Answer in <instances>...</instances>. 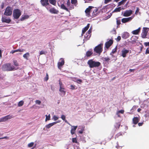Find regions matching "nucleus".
Instances as JSON below:
<instances>
[{"instance_id": "f257e3e1", "label": "nucleus", "mask_w": 149, "mask_h": 149, "mask_svg": "<svg viewBox=\"0 0 149 149\" xmlns=\"http://www.w3.org/2000/svg\"><path fill=\"white\" fill-rule=\"evenodd\" d=\"M2 70L4 71H11L16 69L14 66L12 65L10 63H7L4 64L2 66Z\"/></svg>"}, {"instance_id": "f03ea898", "label": "nucleus", "mask_w": 149, "mask_h": 149, "mask_svg": "<svg viewBox=\"0 0 149 149\" xmlns=\"http://www.w3.org/2000/svg\"><path fill=\"white\" fill-rule=\"evenodd\" d=\"M87 64L91 68L98 67L101 65V63L100 62L94 61L92 59L89 60L88 61Z\"/></svg>"}, {"instance_id": "7ed1b4c3", "label": "nucleus", "mask_w": 149, "mask_h": 149, "mask_svg": "<svg viewBox=\"0 0 149 149\" xmlns=\"http://www.w3.org/2000/svg\"><path fill=\"white\" fill-rule=\"evenodd\" d=\"M141 37L143 39L149 38V28L147 27H143L141 33Z\"/></svg>"}, {"instance_id": "20e7f679", "label": "nucleus", "mask_w": 149, "mask_h": 149, "mask_svg": "<svg viewBox=\"0 0 149 149\" xmlns=\"http://www.w3.org/2000/svg\"><path fill=\"white\" fill-rule=\"evenodd\" d=\"M103 44L101 43L95 47L94 49V51L96 53L100 54L103 51Z\"/></svg>"}, {"instance_id": "39448f33", "label": "nucleus", "mask_w": 149, "mask_h": 149, "mask_svg": "<svg viewBox=\"0 0 149 149\" xmlns=\"http://www.w3.org/2000/svg\"><path fill=\"white\" fill-rule=\"evenodd\" d=\"M21 15V12L18 9H15L14 10L13 14V17L14 19H17Z\"/></svg>"}, {"instance_id": "423d86ee", "label": "nucleus", "mask_w": 149, "mask_h": 149, "mask_svg": "<svg viewBox=\"0 0 149 149\" xmlns=\"http://www.w3.org/2000/svg\"><path fill=\"white\" fill-rule=\"evenodd\" d=\"M12 7L8 6L6 7L4 13V14L6 16H10L12 15Z\"/></svg>"}, {"instance_id": "0eeeda50", "label": "nucleus", "mask_w": 149, "mask_h": 149, "mask_svg": "<svg viewBox=\"0 0 149 149\" xmlns=\"http://www.w3.org/2000/svg\"><path fill=\"white\" fill-rule=\"evenodd\" d=\"M92 31L90 29L88 31L86 32V34L84 36V38L85 40H87L89 39L91 36Z\"/></svg>"}, {"instance_id": "6e6552de", "label": "nucleus", "mask_w": 149, "mask_h": 149, "mask_svg": "<svg viewBox=\"0 0 149 149\" xmlns=\"http://www.w3.org/2000/svg\"><path fill=\"white\" fill-rule=\"evenodd\" d=\"M13 117L12 116H10V115H7L0 118V122L6 121L7 120L11 119Z\"/></svg>"}, {"instance_id": "1a4fd4ad", "label": "nucleus", "mask_w": 149, "mask_h": 149, "mask_svg": "<svg viewBox=\"0 0 149 149\" xmlns=\"http://www.w3.org/2000/svg\"><path fill=\"white\" fill-rule=\"evenodd\" d=\"M133 17V16H132L127 18H123L122 19L121 22L123 23L129 22L132 20Z\"/></svg>"}, {"instance_id": "9d476101", "label": "nucleus", "mask_w": 149, "mask_h": 149, "mask_svg": "<svg viewBox=\"0 0 149 149\" xmlns=\"http://www.w3.org/2000/svg\"><path fill=\"white\" fill-rule=\"evenodd\" d=\"M129 52V50L124 48L121 51V56L123 58L126 57L127 54Z\"/></svg>"}, {"instance_id": "9b49d317", "label": "nucleus", "mask_w": 149, "mask_h": 149, "mask_svg": "<svg viewBox=\"0 0 149 149\" xmlns=\"http://www.w3.org/2000/svg\"><path fill=\"white\" fill-rule=\"evenodd\" d=\"M133 11L131 10H125L123 13V16L127 17L130 16L132 14Z\"/></svg>"}, {"instance_id": "f8f14e48", "label": "nucleus", "mask_w": 149, "mask_h": 149, "mask_svg": "<svg viewBox=\"0 0 149 149\" xmlns=\"http://www.w3.org/2000/svg\"><path fill=\"white\" fill-rule=\"evenodd\" d=\"M94 7L92 6H89L85 10V12L86 13V15L88 17H89L90 15V11Z\"/></svg>"}, {"instance_id": "ddd939ff", "label": "nucleus", "mask_w": 149, "mask_h": 149, "mask_svg": "<svg viewBox=\"0 0 149 149\" xmlns=\"http://www.w3.org/2000/svg\"><path fill=\"white\" fill-rule=\"evenodd\" d=\"M59 91L61 92L60 93V95L63 96L65 95L66 92L64 87H60Z\"/></svg>"}, {"instance_id": "4468645a", "label": "nucleus", "mask_w": 149, "mask_h": 149, "mask_svg": "<svg viewBox=\"0 0 149 149\" xmlns=\"http://www.w3.org/2000/svg\"><path fill=\"white\" fill-rule=\"evenodd\" d=\"M113 40L111 39L109 41L105 43V47L107 49L109 48V47L113 44Z\"/></svg>"}, {"instance_id": "2eb2a0df", "label": "nucleus", "mask_w": 149, "mask_h": 149, "mask_svg": "<svg viewBox=\"0 0 149 149\" xmlns=\"http://www.w3.org/2000/svg\"><path fill=\"white\" fill-rule=\"evenodd\" d=\"M60 60H61V61L59 62L58 63V67L59 69L61 68V67L64 65L65 63L64 60L63 58H61Z\"/></svg>"}, {"instance_id": "dca6fc26", "label": "nucleus", "mask_w": 149, "mask_h": 149, "mask_svg": "<svg viewBox=\"0 0 149 149\" xmlns=\"http://www.w3.org/2000/svg\"><path fill=\"white\" fill-rule=\"evenodd\" d=\"M2 21L4 22H6L7 23H9L11 20L9 18H7L6 17H3L2 18Z\"/></svg>"}, {"instance_id": "f3484780", "label": "nucleus", "mask_w": 149, "mask_h": 149, "mask_svg": "<svg viewBox=\"0 0 149 149\" xmlns=\"http://www.w3.org/2000/svg\"><path fill=\"white\" fill-rule=\"evenodd\" d=\"M40 2L42 5L43 6H46L47 5H49L48 0H41Z\"/></svg>"}, {"instance_id": "a211bd4d", "label": "nucleus", "mask_w": 149, "mask_h": 149, "mask_svg": "<svg viewBox=\"0 0 149 149\" xmlns=\"http://www.w3.org/2000/svg\"><path fill=\"white\" fill-rule=\"evenodd\" d=\"M138 39V37L135 36H132L131 38V40L132 41L130 42L132 44H133L134 42H136V40Z\"/></svg>"}, {"instance_id": "6ab92c4d", "label": "nucleus", "mask_w": 149, "mask_h": 149, "mask_svg": "<svg viewBox=\"0 0 149 149\" xmlns=\"http://www.w3.org/2000/svg\"><path fill=\"white\" fill-rule=\"evenodd\" d=\"M90 26V24H87V26L85 27L84 29H83L82 30V33L81 34V35L82 36L85 33L86 31H87L88 28H89Z\"/></svg>"}, {"instance_id": "aec40b11", "label": "nucleus", "mask_w": 149, "mask_h": 149, "mask_svg": "<svg viewBox=\"0 0 149 149\" xmlns=\"http://www.w3.org/2000/svg\"><path fill=\"white\" fill-rule=\"evenodd\" d=\"M72 128L71 129L70 132L71 134L72 135H73L75 133L77 127V126H72Z\"/></svg>"}, {"instance_id": "412c9836", "label": "nucleus", "mask_w": 149, "mask_h": 149, "mask_svg": "<svg viewBox=\"0 0 149 149\" xmlns=\"http://www.w3.org/2000/svg\"><path fill=\"white\" fill-rule=\"evenodd\" d=\"M139 120V119L137 117H134L132 119L133 123L134 125L136 124Z\"/></svg>"}, {"instance_id": "4be33fe9", "label": "nucleus", "mask_w": 149, "mask_h": 149, "mask_svg": "<svg viewBox=\"0 0 149 149\" xmlns=\"http://www.w3.org/2000/svg\"><path fill=\"white\" fill-rule=\"evenodd\" d=\"M141 29V28L139 27L137 29L132 31V33L134 35L138 34L140 32Z\"/></svg>"}, {"instance_id": "5701e85b", "label": "nucleus", "mask_w": 149, "mask_h": 149, "mask_svg": "<svg viewBox=\"0 0 149 149\" xmlns=\"http://www.w3.org/2000/svg\"><path fill=\"white\" fill-rule=\"evenodd\" d=\"M49 11L51 13L54 14H57L58 12V11L54 8H50Z\"/></svg>"}, {"instance_id": "b1692460", "label": "nucleus", "mask_w": 149, "mask_h": 149, "mask_svg": "<svg viewBox=\"0 0 149 149\" xmlns=\"http://www.w3.org/2000/svg\"><path fill=\"white\" fill-rule=\"evenodd\" d=\"M58 123L57 122H54L51 123L49 124L48 125H47L45 126V127L47 129L51 127L53 125H55Z\"/></svg>"}, {"instance_id": "393cba45", "label": "nucleus", "mask_w": 149, "mask_h": 149, "mask_svg": "<svg viewBox=\"0 0 149 149\" xmlns=\"http://www.w3.org/2000/svg\"><path fill=\"white\" fill-rule=\"evenodd\" d=\"M129 36V34L127 32H125L122 35V37L123 38L126 39L128 38Z\"/></svg>"}, {"instance_id": "a878e982", "label": "nucleus", "mask_w": 149, "mask_h": 149, "mask_svg": "<svg viewBox=\"0 0 149 149\" xmlns=\"http://www.w3.org/2000/svg\"><path fill=\"white\" fill-rule=\"evenodd\" d=\"M61 8L65 10H66L67 11H68L69 12H70V11L69 10H68V8L65 6L64 5V4H61Z\"/></svg>"}, {"instance_id": "bb28decb", "label": "nucleus", "mask_w": 149, "mask_h": 149, "mask_svg": "<svg viewBox=\"0 0 149 149\" xmlns=\"http://www.w3.org/2000/svg\"><path fill=\"white\" fill-rule=\"evenodd\" d=\"M29 17V16L28 15H22L20 19L21 21H23L26 19H27Z\"/></svg>"}, {"instance_id": "cd10ccee", "label": "nucleus", "mask_w": 149, "mask_h": 149, "mask_svg": "<svg viewBox=\"0 0 149 149\" xmlns=\"http://www.w3.org/2000/svg\"><path fill=\"white\" fill-rule=\"evenodd\" d=\"M98 10L96 8L93 10V15L94 16H95L98 14Z\"/></svg>"}, {"instance_id": "c85d7f7f", "label": "nucleus", "mask_w": 149, "mask_h": 149, "mask_svg": "<svg viewBox=\"0 0 149 149\" xmlns=\"http://www.w3.org/2000/svg\"><path fill=\"white\" fill-rule=\"evenodd\" d=\"M30 56V54L29 52H27L23 55V57L26 60H28V58Z\"/></svg>"}, {"instance_id": "c756f323", "label": "nucleus", "mask_w": 149, "mask_h": 149, "mask_svg": "<svg viewBox=\"0 0 149 149\" xmlns=\"http://www.w3.org/2000/svg\"><path fill=\"white\" fill-rule=\"evenodd\" d=\"M93 53V52L92 51H88L86 53V56L87 57L90 56Z\"/></svg>"}, {"instance_id": "7c9ffc66", "label": "nucleus", "mask_w": 149, "mask_h": 149, "mask_svg": "<svg viewBox=\"0 0 149 149\" xmlns=\"http://www.w3.org/2000/svg\"><path fill=\"white\" fill-rule=\"evenodd\" d=\"M127 0H122L118 3V6H120L125 4Z\"/></svg>"}, {"instance_id": "2f4dec72", "label": "nucleus", "mask_w": 149, "mask_h": 149, "mask_svg": "<svg viewBox=\"0 0 149 149\" xmlns=\"http://www.w3.org/2000/svg\"><path fill=\"white\" fill-rule=\"evenodd\" d=\"M50 3L53 5L55 6L56 1V0H49Z\"/></svg>"}, {"instance_id": "473e14b6", "label": "nucleus", "mask_w": 149, "mask_h": 149, "mask_svg": "<svg viewBox=\"0 0 149 149\" xmlns=\"http://www.w3.org/2000/svg\"><path fill=\"white\" fill-rule=\"evenodd\" d=\"M121 9L120 7H119L118 8H115L113 11V12H120Z\"/></svg>"}, {"instance_id": "72a5a7b5", "label": "nucleus", "mask_w": 149, "mask_h": 149, "mask_svg": "<svg viewBox=\"0 0 149 149\" xmlns=\"http://www.w3.org/2000/svg\"><path fill=\"white\" fill-rule=\"evenodd\" d=\"M24 103V102L23 101H22V100L20 101V102H18V106L19 107H21L23 105Z\"/></svg>"}, {"instance_id": "f704fd0d", "label": "nucleus", "mask_w": 149, "mask_h": 149, "mask_svg": "<svg viewBox=\"0 0 149 149\" xmlns=\"http://www.w3.org/2000/svg\"><path fill=\"white\" fill-rule=\"evenodd\" d=\"M117 47L116 46L114 49H113L112 50V51L111 52V53H110V54L111 55V54H113L115 53H116L117 51Z\"/></svg>"}, {"instance_id": "c9c22d12", "label": "nucleus", "mask_w": 149, "mask_h": 149, "mask_svg": "<svg viewBox=\"0 0 149 149\" xmlns=\"http://www.w3.org/2000/svg\"><path fill=\"white\" fill-rule=\"evenodd\" d=\"M84 130V128L83 127H82L81 130L79 131L78 132L79 134H82L83 133Z\"/></svg>"}, {"instance_id": "e433bc0d", "label": "nucleus", "mask_w": 149, "mask_h": 149, "mask_svg": "<svg viewBox=\"0 0 149 149\" xmlns=\"http://www.w3.org/2000/svg\"><path fill=\"white\" fill-rule=\"evenodd\" d=\"M116 24L117 27L121 24L120 20H119L117 18L116 19Z\"/></svg>"}, {"instance_id": "4c0bfd02", "label": "nucleus", "mask_w": 149, "mask_h": 149, "mask_svg": "<svg viewBox=\"0 0 149 149\" xmlns=\"http://www.w3.org/2000/svg\"><path fill=\"white\" fill-rule=\"evenodd\" d=\"M45 116H46L45 121H47V120H50V116L49 114L48 116H47V115H46Z\"/></svg>"}, {"instance_id": "58836bf2", "label": "nucleus", "mask_w": 149, "mask_h": 149, "mask_svg": "<svg viewBox=\"0 0 149 149\" xmlns=\"http://www.w3.org/2000/svg\"><path fill=\"white\" fill-rule=\"evenodd\" d=\"M13 63L15 66H17L19 65V64L16 60H14Z\"/></svg>"}, {"instance_id": "ea45409f", "label": "nucleus", "mask_w": 149, "mask_h": 149, "mask_svg": "<svg viewBox=\"0 0 149 149\" xmlns=\"http://www.w3.org/2000/svg\"><path fill=\"white\" fill-rule=\"evenodd\" d=\"M76 82L79 84H81L82 82V81L81 79H77Z\"/></svg>"}, {"instance_id": "a19ab883", "label": "nucleus", "mask_w": 149, "mask_h": 149, "mask_svg": "<svg viewBox=\"0 0 149 149\" xmlns=\"http://www.w3.org/2000/svg\"><path fill=\"white\" fill-rule=\"evenodd\" d=\"M34 144V143L33 142H31L28 144V146L29 148H31L33 146Z\"/></svg>"}, {"instance_id": "79ce46f5", "label": "nucleus", "mask_w": 149, "mask_h": 149, "mask_svg": "<svg viewBox=\"0 0 149 149\" xmlns=\"http://www.w3.org/2000/svg\"><path fill=\"white\" fill-rule=\"evenodd\" d=\"M47 53V52L46 51H44L43 50L41 51L40 54V55H42V54H45Z\"/></svg>"}, {"instance_id": "37998d69", "label": "nucleus", "mask_w": 149, "mask_h": 149, "mask_svg": "<svg viewBox=\"0 0 149 149\" xmlns=\"http://www.w3.org/2000/svg\"><path fill=\"white\" fill-rule=\"evenodd\" d=\"M71 3L72 4H75L77 3V0H71Z\"/></svg>"}, {"instance_id": "c03bdc74", "label": "nucleus", "mask_w": 149, "mask_h": 149, "mask_svg": "<svg viewBox=\"0 0 149 149\" xmlns=\"http://www.w3.org/2000/svg\"><path fill=\"white\" fill-rule=\"evenodd\" d=\"M72 142L73 143H77L78 142L76 138H72Z\"/></svg>"}, {"instance_id": "a18cd8bd", "label": "nucleus", "mask_w": 149, "mask_h": 149, "mask_svg": "<svg viewBox=\"0 0 149 149\" xmlns=\"http://www.w3.org/2000/svg\"><path fill=\"white\" fill-rule=\"evenodd\" d=\"M70 89L71 90H73L76 89L75 88L76 86L75 85H70Z\"/></svg>"}, {"instance_id": "49530a36", "label": "nucleus", "mask_w": 149, "mask_h": 149, "mask_svg": "<svg viewBox=\"0 0 149 149\" xmlns=\"http://www.w3.org/2000/svg\"><path fill=\"white\" fill-rule=\"evenodd\" d=\"M49 79V76L47 73L46 74V76L45 78L44 79L46 81H47Z\"/></svg>"}, {"instance_id": "de8ad7c7", "label": "nucleus", "mask_w": 149, "mask_h": 149, "mask_svg": "<svg viewBox=\"0 0 149 149\" xmlns=\"http://www.w3.org/2000/svg\"><path fill=\"white\" fill-rule=\"evenodd\" d=\"M59 82L60 87H64V86L63 85V84L62 82L60 80H59Z\"/></svg>"}, {"instance_id": "09e8293b", "label": "nucleus", "mask_w": 149, "mask_h": 149, "mask_svg": "<svg viewBox=\"0 0 149 149\" xmlns=\"http://www.w3.org/2000/svg\"><path fill=\"white\" fill-rule=\"evenodd\" d=\"M67 6V7H68L70 6V0H68L66 3Z\"/></svg>"}, {"instance_id": "8fccbe9b", "label": "nucleus", "mask_w": 149, "mask_h": 149, "mask_svg": "<svg viewBox=\"0 0 149 149\" xmlns=\"http://www.w3.org/2000/svg\"><path fill=\"white\" fill-rule=\"evenodd\" d=\"M103 58L104 61H108L110 60V58L108 57L104 58Z\"/></svg>"}, {"instance_id": "3c124183", "label": "nucleus", "mask_w": 149, "mask_h": 149, "mask_svg": "<svg viewBox=\"0 0 149 149\" xmlns=\"http://www.w3.org/2000/svg\"><path fill=\"white\" fill-rule=\"evenodd\" d=\"M138 107V106H134L132 108L131 110H135Z\"/></svg>"}, {"instance_id": "603ef678", "label": "nucleus", "mask_w": 149, "mask_h": 149, "mask_svg": "<svg viewBox=\"0 0 149 149\" xmlns=\"http://www.w3.org/2000/svg\"><path fill=\"white\" fill-rule=\"evenodd\" d=\"M53 118L54 120L56 121L58 119V118L56 116L54 115L53 116Z\"/></svg>"}, {"instance_id": "864d4df0", "label": "nucleus", "mask_w": 149, "mask_h": 149, "mask_svg": "<svg viewBox=\"0 0 149 149\" xmlns=\"http://www.w3.org/2000/svg\"><path fill=\"white\" fill-rule=\"evenodd\" d=\"M117 112H118V113H121L122 114H123L124 112V110H121L118 111Z\"/></svg>"}, {"instance_id": "5fc2aeb1", "label": "nucleus", "mask_w": 149, "mask_h": 149, "mask_svg": "<svg viewBox=\"0 0 149 149\" xmlns=\"http://www.w3.org/2000/svg\"><path fill=\"white\" fill-rule=\"evenodd\" d=\"M36 103L38 104L39 105L40 104L41 102L39 100H36L35 101Z\"/></svg>"}, {"instance_id": "6e6d98bb", "label": "nucleus", "mask_w": 149, "mask_h": 149, "mask_svg": "<svg viewBox=\"0 0 149 149\" xmlns=\"http://www.w3.org/2000/svg\"><path fill=\"white\" fill-rule=\"evenodd\" d=\"M61 118L63 120H65V116L64 115H62Z\"/></svg>"}, {"instance_id": "4d7b16f0", "label": "nucleus", "mask_w": 149, "mask_h": 149, "mask_svg": "<svg viewBox=\"0 0 149 149\" xmlns=\"http://www.w3.org/2000/svg\"><path fill=\"white\" fill-rule=\"evenodd\" d=\"M112 0H104V3L105 4H107L109 2L111 1Z\"/></svg>"}, {"instance_id": "13d9d810", "label": "nucleus", "mask_w": 149, "mask_h": 149, "mask_svg": "<svg viewBox=\"0 0 149 149\" xmlns=\"http://www.w3.org/2000/svg\"><path fill=\"white\" fill-rule=\"evenodd\" d=\"M121 40V37L120 36H118L117 39H116V41L117 42H119Z\"/></svg>"}, {"instance_id": "bf43d9fd", "label": "nucleus", "mask_w": 149, "mask_h": 149, "mask_svg": "<svg viewBox=\"0 0 149 149\" xmlns=\"http://www.w3.org/2000/svg\"><path fill=\"white\" fill-rule=\"evenodd\" d=\"M120 124H119V123H116V125H115V127H118V128H119L120 126Z\"/></svg>"}, {"instance_id": "052dcab7", "label": "nucleus", "mask_w": 149, "mask_h": 149, "mask_svg": "<svg viewBox=\"0 0 149 149\" xmlns=\"http://www.w3.org/2000/svg\"><path fill=\"white\" fill-rule=\"evenodd\" d=\"M18 51L19 52H23L25 51V50L24 49H18Z\"/></svg>"}, {"instance_id": "680f3d73", "label": "nucleus", "mask_w": 149, "mask_h": 149, "mask_svg": "<svg viewBox=\"0 0 149 149\" xmlns=\"http://www.w3.org/2000/svg\"><path fill=\"white\" fill-rule=\"evenodd\" d=\"M74 6H70L69 8H68V10H71L72 9H73L74 8Z\"/></svg>"}, {"instance_id": "e2e57ef3", "label": "nucleus", "mask_w": 149, "mask_h": 149, "mask_svg": "<svg viewBox=\"0 0 149 149\" xmlns=\"http://www.w3.org/2000/svg\"><path fill=\"white\" fill-rule=\"evenodd\" d=\"M139 10V9L138 8H137L136 9L135 11V14H136L137 13H138Z\"/></svg>"}, {"instance_id": "0e129e2a", "label": "nucleus", "mask_w": 149, "mask_h": 149, "mask_svg": "<svg viewBox=\"0 0 149 149\" xmlns=\"http://www.w3.org/2000/svg\"><path fill=\"white\" fill-rule=\"evenodd\" d=\"M120 135H121V134L120 133H118L116 135L115 137H116L118 138L119 136H120Z\"/></svg>"}, {"instance_id": "69168bd1", "label": "nucleus", "mask_w": 149, "mask_h": 149, "mask_svg": "<svg viewBox=\"0 0 149 149\" xmlns=\"http://www.w3.org/2000/svg\"><path fill=\"white\" fill-rule=\"evenodd\" d=\"M9 139V137L7 136H6L5 137H2V138H0V139Z\"/></svg>"}, {"instance_id": "338daca9", "label": "nucleus", "mask_w": 149, "mask_h": 149, "mask_svg": "<svg viewBox=\"0 0 149 149\" xmlns=\"http://www.w3.org/2000/svg\"><path fill=\"white\" fill-rule=\"evenodd\" d=\"M143 124V122H142V123H138V125H139V126H141Z\"/></svg>"}, {"instance_id": "774afa93", "label": "nucleus", "mask_w": 149, "mask_h": 149, "mask_svg": "<svg viewBox=\"0 0 149 149\" xmlns=\"http://www.w3.org/2000/svg\"><path fill=\"white\" fill-rule=\"evenodd\" d=\"M4 3L3 2L2 3V4H1V7L2 9L3 8V7H4Z\"/></svg>"}]
</instances>
